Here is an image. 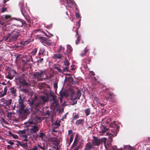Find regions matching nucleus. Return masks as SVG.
<instances>
[{
	"mask_svg": "<svg viewBox=\"0 0 150 150\" xmlns=\"http://www.w3.org/2000/svg\"><path fill=\"white\" fill-rule=\"evenodd\" d=\"M37 38L40 40V42L44 45V43L49 46H50L51 44V41L49 40L46 38L43 37L38 36Z\"/></svg>",
	"mask_w": 150,
	"mask_h": 150,
	"instance_id": "423d86ee",
	"label": "nucleus"
},
{
	"mask_svg": "<svg viewBox=\"0 0 150 150\" xmlns=\"http://www.w3.org/2000/svg\"><path fill=\"white\" fill-rule=\"evenodd\" d=\"M38 147L37 146H34L33 147L30 149H28V150H38Z\"/></svg>",
	"mask_w": 150,
	"mask_h": 150,
	"instance_id": "3c124183",
	"label": "nucleus"
},
{
	"mask_svg": "<svg viewBox=\"0 0 150 150\" xmlns=\"http://www.w3.org/2000/svg\"><path fill=\"white\" fill-rule=\"evenodd\" d=\"M12 100L11 99H9L8 100H6L4 103L6 104L5 106L4 107L5 109L7 108L6 106L9 107L11 104Z\"/></svg>",
	"mask_w": 150,
	"mask_h": 150,
	"instance_id": "412c9836",
	"label": "nucleus"
},
{
	"mask_svg": "<svg viewBox=\"0 0 150 150\" xmlns=\"http://www.w3.org/2000/svg\"><path fill=\"white\" fill-rule=\"evenodd\" d=\"M73 137H74V135L73 134L71 135L70 136V138L69 139V143L68 145V146H70V144L72 142L73 139Z\"/></svg>",
	"mask_w": 150,
	"mask_h": 150,
	"instance_id": "c9c22d12",
	"label": "nucleus"
},
{
	"mask_svg": "<svg viewBox=\"0 0 150 150\" xmlns=\"http://www.w3.org/2000/svg\"><path fill=\"white\" fill-rule=\"evenodd\" d=\"M45 75H46V73L45 71L40 70L38 71L35 73L34 76L38 80L42 81L44 79V76Z\"/></svg>",
	"mask_w": 150,
	"mask_h": 150,
	"instance_id": "20e7f679",
	"label": "nucleus"
},
{
	"mask_svg": "<svg viewBox=\"0 0 150 150\" xmlns=\"http://www.w3.org/2000/svg\"><path fill=\"white\" fill-rule=\"evenodd\" d=\"M46 137V135L45 134V133L41 132L40 133L39 135V137L41 138L42 139H44Z\"/></svg>",
	"mask_w": 150,
	"mask_h": 150,
	"instance_id": "7c9ffc66",
	"label": "nucleus"
},
{
	"mask_svg": "<svg viewBox=\"0 0 150 150\" xmlns=\"http://www.w3.org/2000/svg\"><path fill=\"white\" fill-rule=\"evenodd\" d=\"M34 32H42L44 34H45V36H47V37H48V36L47 35V34L45 32H43L42 31L40 30V29H36V30H34Z\"/></svg>",
	"mask_w": 150,
	"mask_h": 150,
	"instance_id": "a18cd8bd",
	"label": "nucleus"
},
{
	"mask_svg": "<svg viewBox=\"0 0 150 150\" xmlns=\"http://www.w3.org/2000/svg\"><path fill=\"white\" fill-rule=\"evenodd\" d=\"M21 91L24 92L25 93H28L29 92V90L28 88L26 87H22L21 88Z\"/></svg>",
	"mask_w": 150,
	"mask_h": 150,
	"instance_id": "cd10ccee",
	"label": "nucleus"
},
{
	"mask_svg": "<svg viewBox=\"0 0 150 150\" xmlns=\"http://www.w3.org/2000/svg\"><path fill=\"white\" fill-rule=\"evenodd\" d=\"M12 115V112H8L6 116L8 117H10Z\"/></svg>",
	"mask_w": 150,
	"mask_h": 150,
	"instance_id": "052dcab7",
	"label": "nucleus"
},
{
	"mask_svg": "<svg viewBox=\"0 0 150 150\" xmlns=\"http://www.w3.org/2000/svg\"><path fill=\"white\" fill-rule=\"evenodd\" d=\"M23 87H28L30 85V84L28 83L25 82L22 85Z\"/></svg>",
	"mask_w": 150,
	"mask_h": 150,
	"instance_id": "de8ad7c7",
	"label": "nucleus"
},
{
	"mask_svg": "<svg viewBox=\"0 0 150 150\" xmlns=\"http://www.w3.org/2000/svg\"><path fill=\"white\" fill-rule=\"evenodd\" d=\"M30 61H31L33 62V58L31 56H29L27 57V59H26V60H25V61H26L27 63H28V62Z\"/></svg>",
	"mask_w": 150,
	"mask_h": 150,
	"instance_id": "58836bf2",
	"label": "nucleus"
},
{
	"mask_svg": "<svg viewBox=\"0 0 150 150\" xmlns=\"http://www.w3.org/2000/svg\"><path fill=\"white\" fill-rule=\"evenodd\" d=\"M126 148L128 149V150H136L135 148L129 145H127L124 146V149Z\"/></svg>",
	"mask_w": 150,
	"mask_h": 150,
	"instance_id": "c756f323",
	"label": "nucleus"
},
{
	"mask_svg": "<svg viewBox=\"0 0 150 150\" xmlns=\"http://www.w3.org/2000/svg\"><path fill=\"white\" fill-rule=\"evenodd\" d=\"M9 133L10 135L13 137L14 138L18 139V137L17 135L13 134L12 132H9Z\"/></svg>",
	"mask_w": 150,
	"mask_h": 150,
	"instance_id": "f704fd0d",
	"label": "nucleus"
},
{
	"mask_svg": "<svg viewBox=\"0 0 150 150\" xmlns=\"http://www.w3.org/2000/svg\"><path fill=\"white\" fill-rule=\"evenodd\" d=\"M30 131L31 133H36L39 130V128L38 126L34 125L30 129Z\"/></svg>",
	"mask_w": 150,
	"mask_h": 150,
	"instance_id": "dca6fc26",
	"label": "nucleus"
},
{
	"mask_svg": "<svg viewBox=\"0 0 150 150\" xmlns=\"http://www.w3.org/2000/svg\"><path fill=\"white\" fill-rule=\"evenodd\" d=\"M22 62L24 64V65H26L27 64H29L28 63H27L26 61H25V60L24 59L22 60Z\"/></svg>",
	"mask_w": 150,
	"mask_h": 150,
	"instance_id": "774afa93",
	"label": "nucleus"
},
{
	"mask_svg": "<svg viewBox=\"0 0 150 150\" xmlns=\"http://www.w3.org/2000/svg\"><path fill=\"white\" fill-rule=\"evenodd\" d=\"M67 80L71 84H73L74 83L73 79L71 77H68L67 78Z\"/></svg>",
	"mask_w": 150,
	"mask_h": 150,
	"instance_id": "473e14b6",
	"label": "nucleus"
},
{
	"mask_svg": "<svg viewBox=\"0 0 150 150\" xmlns=\"http://www.w3.org/2000/svg\"><path fill=\"white\" fill-rule=\"evenodd\" d=\"M7 93L9 95H11L13 96H16L17 95L16 88L15 87H11L9 89Z\"/></svg>",
	"mask_w": 150,
	"mask_h": 150,
	"instance_id": "6e6552de",
	"label": "nucleus"
},
{
	"mask_svg": "<svg viewBox=\"0 0 150 150\" xmlns=\"http://www.w3.org/2000/svg\"><path fill=\"white\" fill-rule=\"evenodd\" d=\"M69 67H66L65 68H64L62 70V71H63V73L65 72H68L69 71Z\"/></svg>",
	"mask_w": 150,
	"mask_h": 150,
	"instance_id": "8fccbe9b",
	"label": "nucleus"
},
{
	"mask_svg": "<svg viewBox=\"0 0 150 150\" xmlns=\"http://www.w3.org/2000/svg\"><path fill=\"white\" fill-rule=\"evenodd\" d=\"M19 6L21 7V11L23 15L25 17L26 16L25 11L24 7V1L23 0H21L20 1Z\"/></svg>",
	"mask_w": 150,
	"mask_h": 150,
	"instance_id": "9d476101",
	"label": "nucleus"
},
{
	"mask_svg": "<svg viewBox=\"0 0 150 150\" xmlns=\"http://www.w3.org/2000/svg\"><path fill=\"white\" fill-rule=\"evenodd\" d=\"M73 49L72 47L70 46L67 47V51L68 53L67 55H69L72 52Z\"/></svg>",
	"mask_w": 150,
	"mask_h": 150,
	"instance_id": "393cba45",
	"label": "nucleus"
},
{
	"mask_svg": "<svg viewBox=\"0 0 150 150\" xmlns=\"http://www.w3.org/2000/svg\"><path fill=\"white\" fill-rule=\"evenodd\" d=\"M110 128H112L113 129H111L112 132L117 133L119 131V127L115 124V122L114 121L111 122L109 125Z\"/></svg>",
	"mask_w": 150,
	"mask_h": 150,
	"instance_id": "39448f33",
	"label": "nucleus"
},
{
	"mask_svg": "<svg viewBox=\"0 0 150 150\" xmlns=\"http://www.w3.org/2000/svg\"><path fill=\"white\" fill-rule=\"evenodd\" d=\"M94 148V147L93 144L90 142H89L86 144L84 150H91L92 149H93Z\"/></svg>",
	"mask_w": 150,
	"mask_h": 150,
	"instance_id": "ddd939ff",
	"label": "nucleus"
},
{
	"mask_svg": "<svg viewBox=\"0 0 150 150\" xmlns=\"http://www.w3.org/2000/svg\"><path fill=\"white\" fill-rule=\"evenodd\" d=\"M84 122V119H79L76 121L75 124L76 126H78L80 125H83V124Z\"/></svg>",
	"mask_w": 150,
	"mask_h": 150,
	"instance_id": "aec40b11",
	"label": "nucleus"
},
{
	"mask_svg": "<svg viewBox=\"0 0 150 150\" xmlns=\"http://www.w3.org/2000/svg\"><path fill=\"white\" fill-rule=\"evenodd\" d=\"M62 57V55L61 54H55L53 55V58L54 59H61Z\"/></svg>",
	"mask_w": 150,
	"mask_h": 150,
	"instance_id": "b1692460",
	"label": "nucleus"
},
{
	"mask_svg": "<svg viewBox=\"0 0 150 150\" xmlns=\"http://www.w3.org/2000/svg\"><path fill=\"white\" fill-rule=\"evenodd\" d=\"M81 92L79 89H78L77 90V92L76 95V97H75L74 98V104H76L77 103V101H76V99H79L80 98V97H81Z\"/></svg>",
	"mask_w": 150,
	"mask_h": 150,
	"instance_id": "f3484780",
	"label": "nucleus"
},
{
	"mask_svg": "<svg viewBox=\"0 0 150 150\" xmlns=\"http://www.w3.org/2000/svg\"><path fill=\"white\" fill-rule=\"evenodd\" d=\"M7 9L6 8L4 7L2 8L1 12L2 13H4L6 11H7Z\"/></svg>",
	"mask_w": 150,
	"mask_h": 150,
	"instance_id": "680f3d73",
	"label": "nucleus"
},
{
	"mask_svg": "<svg viewBox=\"0 0 150 150\" xmlns=\"http://www.w3.org/2000/svg\"><path fill=\"white\" fill-rule=\"evenodd\" d=\"M86 115L88 116L89 115L91 112V110L90 108H88L85 110Z\"/></svg>",
	"mask_w": 150,
	"mask_h": 150,
	"instance_id": "72a5a7b5",
	"label": "nucleus"
},
{
	"mask_svg": "<svg viewBox=\"0 0 150 150\" xmlns=\"http://www.w3.org/2000/svg\"><path fill=\"white\" fill-rule=\"evenodd\" d=\"M64 50L65 48L60 45L59 47V49L57 50V52L58 53H60L62 50L64 51Z\"/></svg>",
	"mask_w": 150,
	"mask_h": 150,
	"instance_id": "ea45409f",
	"label": "nucleus"
},
{
	"mask_svg": "<svg viewBox=\"0 0 150 150\" xmlns=\"http://www.w3.org/2000/svg\"><path fill=\"white\" fill-rule=\"evenodd\" d=\"M18 100V104L17 106L19 108V116L22 120L25 119L29 113V111L28 109H24L25 105L24 104V98L22 97L21 96H19Z\"/></svg>",
	"mask_w": 150,
	"mask_h": 150,
	"instance_id": "f257e3e1",
	"label": "nucleus"
},
{
	"mask_svg": "<svg viewBox=\"0 0 150 150\" xmlns=\"http://www.w3.org/2000/svg\"><path fill=\"white\" fill-rule=\"evenodd\" d=\"M76 37H77V39L76 41V44L78 45L79 43L81 40V36L80 35H78Z\"/></svg>",
	"mask_w": 150,
	"mask_h": 150,
	"instance_id": "c85d7f7f",
	"label": "nucleus"
},
{
	"mask_svg": "<svg viewBox=\"0 0 150 150\" xmlns=\"http://www.w3.org/2000/svg\"><path fill=\"white\" fill-rule=\"evenodd\" d=\"M42 105H43L42 104V103L40 102L39 100L38 99V97H37V99L35 100V102L34 107L35 108L38 107H40V106H42Z\"/></svg>",
	"mask_w": 150,
	"mask_h": 150,
	"instance_id": "a211bd4d",
	"label": "nucleus"
},
{
	"mask_svg": "<svg viewBox=\"0 0 150 150\" xmlns=\"http://www.w3.org/2000/svg\"><path fill=\"white\" fill-rule=\"evenodd\" d=\"M43 60V59L42 58H40L39 60H38L37 61V62L38 63H41Z\"/></svg>",
	"mask_w": 150,
	"mask_h": 150,
	"instance_id": "338daca9",
	"label": "nucleus"
},
{
	"mask_svg": "<svg viewBox=\"0 0 150 150\" xmlns=\"http://www.w3.org/2000/svg\"><path fill=\"white\" fill-rule=\"evenodd\" d=\"M20 34V30L15 29L8 34L7 39L9 38V40H11V41H16L17 40Z\"/></svg>",
	"mask_w": 150,
	"mask_h": 150,
	"instance_id": "f03ea898",
	"label": "nucleus"
},
{
	"mask_svg": "<svg viewBox=\"0 0 150 150\" xmlns=\"http://www.w3.org/2000/svg\"><path fill=\"white\" fill-rule=\"evenodd\" d=\"M15 23L16 25L20 27H22L23 25V22L20 19H16Z\"/></svg>",
	"mask_w": 150,
	"mask_h": 150,
	"instance_id": "6ab92c4d",
	"label": "nucleus"
},
{
	"mask_svg": "<svg viewBox=\"0 0 150 150\" xmlns=\"http://www.w3.org/2000/svg\"><path fill=\"white\" fill-rule=\"evenodd\" d=\"M106 140L107 139L105 138H102L100 139H99V142L100 144L103 143L105 146Z\"/></svg>",
	"mask_w": 150,
	"mask_h": 150,
	"instance_id": "bb28decb",
	"label": "nucleus"
},
{
	"mask_svg": "<svg viewBox=\"0 0 150 150\" xmlns=\"http://www.w3.org/2000/svg\"><path fill=\"white\" fill-rule=\"evenodd\" d=\"M8 90L7 87L6 86H5L4 87V92L3 93H2L0 94V97H3L4 96L6 95L7 93V92Z\"/></svg>",
	"mask_w": 150,
	"mask_h": 150,
	"instance_id": "a878e982",
	"label": "nucleus"
},
{
	"mask_svg": "<svg viewBox=\"0 0 150 150\" xmlns=\"http://www.w3.org/2000/svg\"><path fill=\"white\" fill-rule=\"evenodd\" d=\"M93 139L92 141V143L93 146H99L100 145L99 139L95 136L93 137Z\"/></svg>",
	"mask_w": 150,
	"mask_h": 150,
	"instance_id": "f8f14e48",
	"label": "nucleus"
},
{
	"mask_svg": "<svg viewBox=\"0 0 150 150\" xmlns=\"http://www.w3.org/2000/svg\"><path fill=\"white\" fill-rule=\"evenodd\" d=\"M111 121V120L110 119H109L108 120H105L103 123V124H104V125H102V126L101 127V129L102 131H101V132L102 133H105L106 131H108L109 129L107 128L106 127V125H105V124H107L109 123Z\"/></svg>",
	"mask_w": 150,
	"mask_h": 150,
	"instance_id": "0eeeda50",
	"label": "nucleus"
},
{
	"mask_svg": "<svg viewBox=\"0 0 150 150\" xmlns=\"http://www.w3.org/2000/svg\"><path fill=\"white\" fill-rule=\"evenodd\" d=\"M108 95L109 96V98L112 101H113V99L115 98V95L112 93L110 91H108Z\"/></svg>",
	"mask_w": 150,
	"mask_h": 150,
	"instance_id": "4be33fe9",
	"label": "nucleus"
},
{
	"mask_svg": "<svg viewBox=\"0 0 150 150\" xmlns=\"http://www.w3.org/2000/svg\"><path fill=\"white\" fill-rule=\"evenodd\" d=\"M38 148H39L40 149H41L42 150H45V148L44 147H42L40 145L38 144Z\"/></svg>",
	"mask_w": 150,
	"mask_h": 150,
	"instance_id": "4d7b16f0",
	"label": "nucleus"
},
{
	"mask_svg": "<svg viewBox=\"0 0 150 150\" xmlns=\"http://www.w3.org/2000/svg\"><path fill=\"white\" fill-rule=\"evenodd\" d=\"M81 146V145H79L77 146L73 150H79Z\"/></svg>",
	"mask_w": 150,
	"mask_h": 150,
	"instance_id": "69168bd1",
	"label": "nucleus"
},
{
	"mask_svg": "<svg viewBox=\"0 0 150 150\" xmlns=\"http://www.w3.org/2000/svg\"><path fill=\"white\" fill-rule=\"evenodd\" d=\"M54 68V69L57 70L58 71L61 73H63V71H62V70L60 68L56 66H55Z\"/></svg>",
	"mask_w": 150,
	"mask_h": 150,
	"instance_id": "e433bc0d",
	"label": "nucleus"
},
{
	"mask_svg": "<svg viewBox=\"0 0 150 150\" xmlns=\"http://www.w3.org/2000/svg\"><path fill=\"white\" fill-rule=\"evenodd\" d=\"M79 137V135L78 134H76L75 136V138L73 144V146H76L77 145V142L79 141L78 137Z\"/></svg>",
	"mask_w": 150,
	"mask_h": 150,
	"instance_id": "5701e85b",
	"label": "nucleus"
},
{
	"mask_svg": "<svg viewBox=\"0 0 150 150\" xmlns=\"http://www.w3.org/2000/svg\"><path fill=\"white\" fill-rule=\"evenodd\" d=\"M87 52L88 50L86 49H85L82 52L81 54V56H83L87 53Z\"/></svg>",
	"mask_w": 150,
	"mask_h": 150,
	"instance_id": "37998d69",
	"label": "nucleus"
},
{
	"mask_svg": "<svg viewBox=\"0 0 150 150\" xmlns=\"http://www.w3.org/2000/svg\"><path fill=\"white\" fill-rule=\"evenodd\" d=\"M12 20L11 16L9 15L4 16V18L2 16L0 17V25L5 27L7 24H10V22Z\"/></svg>",
	"mask_w": 150,
	"mask_h": 150,
	"instance_id": "7ed1b4c3",
	"label": "nucleus"
},
{
	"mask_svg": "<svg viewBox=\"0 0 150 150\" xmlns=\"http://www.w3.org/2000/svg\"><path fill=\"white\" fill-rule=\"evenodd\" d=\"M19 132L20 134H25L26 133V131L24 130H20Z\"/></svg>",
	"mask_w": 150,
	"mask_h": 150,
	"instance_id": "13d9d810",
	"label": "nucleus"
},
{
	"mask_svg": "<svg viewBox=\"0 0 150 150\" xmlns=\"http://www.w3.org/2000/svg\"><path fill=\"white\" fill-rule=\"evenodd\" d=\"M85 60L87 61V62H86V63L89 64H90V62L91 61V58L90 57H88L86 58Z\"/></svg>",
	"mask_w": 150,
	"mask_h": 150,
	"instance_id": "09e8293b",
	"label": "nucleus"
},
{
	"mask_svg": "<svg viewBox=\"0 0 150 150\" xmlns=\"http://www.w3.org/2000/svg\"><path fill=\"white\" fill-rule=\"evenodd\" d=\"M67 2L71 4H74V1L73 0H67Z\"/></svg>",
	"mask_w": 150,
	"mask_h": 150,
	"instance_id": "6e6d98bb",
	"label": "nucleus"
},
{
	"mask_svg": "<svg viewBox=\"0 0 150 150\" xmlns=\"http://www.w3.org/2000/svg\"><path fill=\"white\" fill-rule=\"evenodd\" d=\"M79 117V115L78 114H76L74 116V117L73 118V120H76L78 119Z\"/></svg>",
	"mask_w": 150,
	"mask_h": 150,
	"instance_id": "49530a36",
	"label": "nucleus"
},
{
	"mask_svg": "<svg viewBox=\"0 0 150 150\" xmlns=\"http://www.w3.org/2000/svg\"><path fill=\"white\" fill-rule=\"evenodd\" d=\"M8 144H9L11 145L14 144V143L13 142V140H10L8 142Z\"/></svg>",
	"mask_w": 150,
	"mask_h": 150,
	"instance_id": "0e129e2a",
	"label": "nucleus"
},
{
	"mask_svg": "<svg viewBox=\"0 0 150 150\" xmlns=\"http://www.w3.org/2000/svg\"><path fill=\"white\" fill-rule=\"evenodd\" d=\"M52 101L53 102V104H54V103H56V101L55 100V97L53 95H52Z\"/></svg>",
	"mask_w": 150,
	"mask_h": 150,
	"instance_id": "603ef678",
	"label": "nucleus"
},
{
	"mask_svg": "<svg viewBox=\"0 0 150 150\" xmlns=\"http://www.w3.org/2000/svg\"><path fill=\"white\" fill-rule=\"evenodd\" d=\"M31 42V39L30 38L27 39H24L23 40H21L20 42L21 45H25L29 44Z\"/></svg>",
	"mask_w": 150,
	"mask_h": 150,
	"instance_id": "4468645a",
	"label": "nucleus"
},
{
	"mask_svg": "<svg viewBox=\"0 0 150 150\" xmlns=\"http://www.w3.org/2000/svg\"><path fill=\"white\" fill-rule=\"evenodd\" d=\"M16 71L13 69H11L9 70L8 74L6 76L7 78L10 80L13 79L16 74Z\"/></svg>",
	"mask_w": 150,
	"mask_h": 150,
	"instance_id": "1a4fd4ad",
	"label": "nucleus"
},
{
	"mask_svg": "<svg viewBox=\"0 0 150 150\" xmlns=\"http://www.w3.org/2000/svg\"><path fill=\"white\" fill-rule=\"evenodd\" d=\"M59 94L61 97H63L65 95V93L64 92H62V91H61L59 92Z\"/></svg>",
	"mask_w": 150,
	"mask_h": 150,
	"instance_id": "5fc2aeb1",
	"label": "nucleus"
},
{
	"mask_svg": "<svg viewBox=\"0 0 150 150\" xmlns=\"http://www.w3.org/2000/svg\"><path fill=\"white\" fill-rule=\"evenodd\" d=\"M31 120L29 121V123L30 124H33V123L35 122L36 121H38V120L40 119V118L38 117H37L35 115H33L31 117Z\"/></svg>",
	"mask_w": 150,
	"mask_h": 150,
	"instance_id": "2eb2a0df",
	"label": "nucleus"
},
{
	"mask_svg": "<svg viewBox=\"0 0 150 150\" xmlns=\"http://www.w3.org/2000/svg\"><path fill=\"white\" fill-rule=\"evenodd\" d=\"M64 64L66 67H68L69 65V63L66 58L65 61L64 62Z\"/></svg>",
	"mask_w": 150,
	"mask_h": 150,
	"instance_id": "a19ab883",
	"label": "nucleus"
},
{
	"mask_svg": "<svg viewBox=\"0 0 150 150\" xmlns=\"http://www.w3.org/2000/svg\"><path fill=\"white\" fill-rule=\"evenodd\" d=\"M45 51V50L43 48H41L40 49L39 52L38 53L39 55H42L44 53Z\"/></svg>",
	"mask_w": 150,
	"mask_h": 150,
	"instance_id": "4c0bfd02",
	"label": "nucleus"
},
{
	"mask_svg": "<svg viewBox=\"0 0 150 150\" xmlns=\"http://www.w3.org/2000/svg\"><path fill=\"white\" fill-rule=\"evenodd\" d=\"M39 100L44 105L47 101L48 99L47 96L43 95H41L39 96Z\"/></svg>",
	"mask_w": 150,
	"mask_h": 150,
	"instance_id": "9b49d317",
	"label": "nucleus"
},
{
	"mask_svg": "<svg viewBox=\"0 0 150 150\" xmlns=\"http://www.w3.org/2000/svg\"><path fill=\"white\" fill-rule=\"evenodd\" d=\"M54 125L57 126H59L60 125V123L59 122H58L57 121H56L54 123Z\"/></svg>",
	"mask_w": 150,
	"mask_h": 150,
	"instance_id": "bf43d9fd",
	"label": "nucleus"
},
{
	"mask_svg": "<svg viewBox=\"0 0 150 150\" xmlns=\"http://www.w3.org/2000/svg\"><path fill=\"white\" fill-rule=\"evenodd\" d=\"M37 52V49L36 48H35L31 52V54L33 55H34Z\"/></svg>",
	"mask_w": 150,
	"mask_h": 150,
	"instance_id": "c03bdc74",
	"label": "nucleus"
},
{
	"mask_svg": "<svg viewBox=\"0 0 150 150\" xmlns=\"http://www.w3.org/2000/svg\"><path fill=\"white\" fill-rule=\"evenodd\" d=\"M16 141L18 143L17 144H16V145H17V146L18 147L20 146H21V142L19 141H18V140H16Z\"/></svg>",
	"mask_w": 150,
	"mask_h": 150,
	"instance_id": "e2e57ef3",
	"label": "nucleus"
},
{
	"mask_svg": "<svg viewBox=\"0 0 150 150\" xmlns=\"http://www.w3.org/2000/svg\"><path fill=\"white\" fill-rule=\"evenodd\" d=\"M33 136L35 140H36L37 138L39 137V135L37 134H35L33 135Z\"/></svg>",
	"mask_w": 150,
	"mask_h": 150,
	"instance_id": "864d4df0",
	"label": "nucleus"
},
{
	"mask_svg": "<svg viewBox=\"0 0 150 150\" xmlns=\"http://www.w3.org/2000/svg\"><path fill=\"white\" fill-rule=\"evenodd\" d=\"M37 99V96H34V98L31 101H30V103L31 105H33V106H34V104L35 103V100Z\"/></svg>",
	"mask_w": 150,
	"mask_h": 150,
	"instance_id": "2f4dec72",
	"label": "nucleus"
},
{
	"mask_svg": "<svg viewBox=\"0 0 150 150\" xmlns=\"http://www.w3.org/2000/svg\"><path fill=\"white\" fill-rule=\"evenodd\" d=\"M21 146L22 147L24 148H26L28 147V145L27 142H25L24 143H21Z\"/></svg>",
	"mask_w": 150,
	"mask_h": 150,
	"instance_id": "79ce46f5",
	"label": "nucleus"
}]
</instances>
